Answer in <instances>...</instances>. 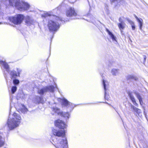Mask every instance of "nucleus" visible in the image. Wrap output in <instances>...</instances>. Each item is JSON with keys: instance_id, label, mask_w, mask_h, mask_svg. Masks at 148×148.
Returning a JSON list of instances; mask_svg holds the SVG:
<instances>
[{"instance_id": "obj_5", "label": "nucleus", "mask_w": 148, "mask_h": 148, "mask_svg": "<svg viewBox=\"0 0 148 148\" xmlns=\"http://www.w3.org/2000/svg\"><path fill=\"white\" fill-rule=\"evenodd\" d=\"M24 18V16L21 14H18L14 16H11L9 18L10 21L15 25L20 24Z\"/></svg>"}, {"instance_id": "obj_10", "label": "nucleus", "mask_w": 148, "mask_h": 148, "mask_svg": "<svg viewBox=\"0 0 148 148\" xmlns=\"http://www.w3.org/2000/svg\"><path fill=\"white\" fill-rule=\"evenodd\" d=\"M102 83L105 90V99H108V95L107 92V90L108 88L109 84L107 81L103 79V80Z\"/></svg>"}, {"instance_id": "obj_18", "label": "nucleus", "mask_w": 148, "mask_h": 148, "mask_svg": "<svg viewBox=\"0 0 148 148\" xmlns=\"http://www.w3.org/2000/svg\"><path fill=\"white\" fill-rule=\"evenodd\" d=\"M129 95L130 97V99L131 100L134 104L136 106H137V104L136 103L135 99L133 95L131 93H130L129 94Z\"/></svg>"}, {"instance_id": "obj_2", "label": "nucleus", "mask_w": 148, "mask_h": 148, "mask_svg": "<svg viewBox=\"0 0 148 148\" xmlns=\"http://www.w3.org/2000/svg\"><path fill=\"white\" fill-rule=\"evenodd\" d=\"M49 16H50V19L48 24L49 29L51 32H56L59 28L60 22L62 21V19L56 16H50L47 13H45L42 15V16L44 17Z\"/></svg>"}, {"instance_id": "obj_14", "label": "nucleus", "mask_w": 148, "mask_h": 148, "mask_svg": "<svg viewBox=\"0 0 148 148\" xmlns=\"http://www.w3.org/2000/svg\"><path fill=\"white\" fill-rule=\"evenodd\" d=\"M0 64L3 66L8 72L9 73V66L6 62L3 61H0Z\"/></svg>"}, {"instance_id": "obj_11", "label": "nucleus", "mask_w": 148, "mask_h": 148, "mask_svg": "<svg viewBox=\"0 0 148 148\" xmlns=\"http://www.w3.org/2000/svg\"><path fill=\"white\" fill-rule=\"evenodd\" d=\"M21 71L20 70L18 69H17V73L14 70L11 71L10 73L11 78L12 79H15L16 76H19Z\"/></svg>"}, {"instance_id": "obj_17", "label": "nucleus", "mask_w": 148, "mask_h": 148, "mask_svg": "<svg viewBox=\"0 0 148 148\" xmlns=\"http://www.w3.org/2000/svg\"><path fill=\"white\" fill-rule=\"evenodd\" d=\"M135 95L136 97L139 100L140 104L141 105H142L143 102L142 96L140 95V93L138 92H135Z\"/></svg>"}, {"instance_id": "obj_30", "label": "nucleus", "mask_w": 148, "mask_h": 148, "mask_svg": "<svg viewBox=\"0 0 148 148\" xmlns=\"http://www.w3.org/2000/svg\"><path fill=\"white\" fill-rule=\"evenodd\" d=\"M54 111H57L59 110V109L57 108H56L54 109Z\"/></svg>"}, {"instance_id": "obj_21", "label": "nucleus", "mask_w": 148, "mask_h": 148, "mask_svg": "<svg viewBox=\"0 0 148 148\" xmlns=\"http://www.w3.org/2000/svg\"><path fill=\"white\" fill-rule=\"evenodd\" d=\"M111 73L113 75H117L119 73L118 70L115 69H113L111 70Z\"/></svg>"}, {"instance_id": "obj_12", "label": "nucleus", "mask_w": 148, "mask_h": 148, "mask_svg": "<svg viewBox=\"0 0 148 148\" xmlns=\"http://www.w3.org/2000/svg\"><path fill=\"white\" fill-rule=\"evenodd\" d=\"M135 18H136L137 22L138 24L139 29L141 31L142 30V27L143 24V20L141 18H138L136 15H134Z\"/></svg>"}, {"instance_id": "obj_23", "label": "nucleus", "mask_w": 148, "mask_h": 148, "mask_svg": "<svg viewBox=\"0 0 148 148\" xmlns=\"http://www.w3.org/2000/svg\"><path fill=\"white\" fill-rule=\"evenodd\" d=\"M17 88L16 86H13L11 88V92L12 94H14Z\"/></svg>"}, {"instance_id": "obj_16", "label": "nucleus", "mask_w": 148, "mask_h": 148, "mask_svg": "<svg viewBox=\"0 0 148 148\" xmlns=\"http://www.w3.org/2000/svg\"><path fill=\"white\" fill-rule=\"evenodd\" d=\"M106 31L107 32L109 35L110 36V38H112L113 41H115L117 42L116 40V38L113 34L110 32L108 29H106Z\"/></svg>"}, {"instance_id": "obj_26", "label": "nucleus", "mask_w": 148, "mask_h": 148, "mask_svg": "<svg viewBox=\"0 0 148 148\" xmlns=\"http://www.w3.org/2000/svg\"><path fill=\"white\" fill-rule=\"evenodd\" d=\"M14 79L13 80V83L15 85L18 84L19 83V80L18 79Z\"/></svg>"}, {"instance_id": "obj_32", "label": "nucleus", "mask_w": 148, "mask_h": 148, "mask_svg": "<svg viewBox=\"0 0 148 148\" xmlns=\"http://www.w3.org/2000/svg\"><path fill=\"white\" fill-rule=\"evenodd\" d=\"M1 24V23H0V24Z\"/></svg>"}, {"instance_id": "obj_1", "label": "nucleus", "mask_w": 148, "mask_h": 148, "mask_svg": "<svg viewBox=\"0 0 148 148\" xmlns=\"http://www.w3.org/2000/svg\"><path fill=\"white\" fill-rule=\"evenodd\" d=\"M52 133L54 136L62 138L59 139L56 143H55L54 144H53L55 147L56 148H67V142L65 137V130H59L54 129L52 130Z\"/></svg>"}, {"instance_id": "obj_28", "label": "nucleus", "mask_w": 148, "mask_h": 148, "mask_svg": "<svg viewBox=\"0 0 148 148\" xmlns=\"http://www.w3.org/2000/svg\"><path fill=\"white\" fill-rule=\"evenodd\" d=\"M69 1L71 3H73L76 1V0H69Z\"/></svg>"}, {"instance_id": "obj_25", "label": "nucleus", "mask_w": 148, "mask_h": 148, "mask_svg": "<svg viewBox=\"0 0 148 148\" xmlns=\"http://www.w3.org/2000/svg\"><path fill=\"white\" fill-rule=\"evenodd\" d=\"M4 139L0 136V147L3 146L4 144Z\"/></svg>"}, {"instance_id": "obj_31", "label": "nucleus", "mask_w": 148, "mask_h": 148, "mask_svg": "<svg viewBox=\"0 0 148 148\" xmlns=\"http://www.w3.org/2000/svg\"><path fill=\"white\" fill-rule=\"evenodd\" d=\"M146 56H144V60L145 61L146 60Z\"/></svg>"}, {"instance_id": "obj_27", "label": "nucleus", "mask_w": 148, "mask_h": 148, "mask_svg": "<svg viewBox=\"0 0 148 148\" xmlns=\"http://www.w3.org/2000/svg\"><path fill=\"white\" fill-rule=\"evenodd\" d=\"M22 108L21 110V111H27V109L23 105H21Z\"/></svg>"}, {"instance_id": "obj_9", "label": "nucleus", "mask_w": 148, "mask_h": 148, "mask_svg": "<svg viewBox=\"0 0 148 148\" xmlns=\"http://www.w3.org/2000/svg\"><path fill=\"white\" fill-rule=\"evenodd\" d=\"M60 101L61 103V105L62 107H71L72 106V103L69 101L64 98L62 99H60Z\"/></svg>"}, {"instance_id": "obj_19", "label": "nucleus", "mask_w": 148, "mask_h": 148, "mask_svg": "<svg viewBox=\"0 0 148 148\" xmlns=\"http://www.w3.org/2000/svg\"><path fill=\"white\" fill-rule=\"evenodd\" d=\"M118 26L121 31V33H122L123 32L122 30H123L125 27V23H120L118 24Z\"/></svg>"}, {"instance_id": "obj_6", "label": "nucleus", "mask_w": 148, "mask_h": 148, "mask_svg": "<svg viewBox=\"0 0 148 148\" xmlns=\"http://www.w3.org/2000/svg\"><path fill=\"white\" fill-rule=\"evenodd\" d=\"M53 90L54 87L53 86H50L39 89L38 92L39 94L42 95L47 92H53Z\"/></svg>"}, {"instance_id": "obj_3", "label": "nucleus", "mask_w": 148, "mask_h": 148, "mask_svg": "<svg viewBox=\"0 0 148 148\" xmlns=\"http://www.w3.org/2000/svg\"><path fill=\"white\" fill-rule=\"evenodd\" d=\"M21 119L19 114L14 112H10L7 123L9 129L12 130L18 126Z\"/></svg>"}, {"instance_id": "obj_22", "label": "nucleus", "mask_w": 148, "mask_h": 148, "mask_svg": "<svg viewBox=\"0 0 148 148\" xmlns=\"http://www.w3.org/2000/svg\"><path fill=\"white\" fill-rule=\"evenodd\" d=\"M37 100L36 103H43V101L42 99V98L39 97H37L36 98Z\"/></svg>"}, {"instance_id": "obj_15", "label": "nucleus", "mask_w": 148, "mask_h": 148, "mask_svg": "<svg viewBox=\"0 0 148 148\" xmlns=\"http://www.w3.org/2000/svg\"><path fill=\"white\" fill-rule=\"evenodd\" d=\"M58 115H61L63 116L66 119H68L69 116V112H60L58 113Z\"/></svg>"}, {"instance_id": "obj_24", "label": "nucleus", "mask_w": 148, "mask_h": 148, "mask_svg": "<svg viewBox=\"0 0 148 148\" xmlns=\"http://www.w3.org/2000/svg\"><path fill=\"white\" fill-rule=\"evenodd\" d=\"M129 23L131 25L132 29L133 30H135L136 27L134 22L132 21H130Z\"/></svg>"}, {"instance_id": "obj_4", "label": "nucleus", "mask_w": 148, "mask_h": 148, "mask_svg": "<svg viewBox=\"0 0 148 148\" xmlns=\"http://www.w3.org/2000/svg\"><path fill=\"white\" fill-rule=\"evenodd\" d=\"M6 2L4 4L6 5L7 2H8L9 4L12 6H14L20 11H25L28 10L30 7L28 3L22 0H5Z\"/></svg>"}, {"instance_id": "obj_8", "label": "nucleus", "mask_w": 148, "mask_h": 148, "mask_svg": "<svg viewBox=\"0 0 148 148\" xmlns=\"http://www.w3.org/2000/svg\"><path fill=\"white\" fill-rule=\"evenodd\" d=\"M55 125L61 129H64L66 128L67 125L63 121L60 120L56 121L55 122Z\"/></svg>"}, {"instance_id": "obj_7", "label": "nucleus", "mask_w": 148, "mask_h": 148, "mask_svg": "<svg viewBox=\"0 0 148 148\" xmlns=\"http://www.w3.org/2000/svg\"><path fill=\"white\" fill-rule=\"evenodd\" d=\"M66 16L68 17H71L77 16V14L73 7H69L66 9Z\"/></svg>"}, {"instance_id": "obj_29", "label": "nucleus", "mask_w": 148, "mask_h": 148, "mask_svg": "<svg viewBox=\"0 0 148 148\" xmlns=\"http://www.w3.org/2000/svg\"><path fill=\"white\" fill-rule=\"evenodd\" d=\"M119 21L120 22V23H124L123 22V20H122V19H121V18H119Z\"/></svg>"}, {"instance_id": "obj_13", "label": "nucleus", "mask_w": 148, "mask_h": 148, "mask_svg": "<svg viewBox=\"0 0 148 148\" xmlns=\"http://www.w3.org/2000/svg\"><path fill=\"white\" fill-rule=\"evenodd\" d=\"M25 22L27 25H30L34 24L35 22L34 21L30 16H27L25 17Z\"/></svg>"}, {"instance_id": "obj_20", "label": "nucleus", "mask_w": 148, "mask_h": 148, "mask_svg": "<svg viewBox=\"0 0 148 148\" xmlns=\"http://www.w3.org/2000/svg\"><path fill=\"white\" fill-rule=\"evenodd\" d=\"M127 78L128 79H133L136 80L137 78L134 75H128L127 77Z\"/></svg>"}]
</instances>
